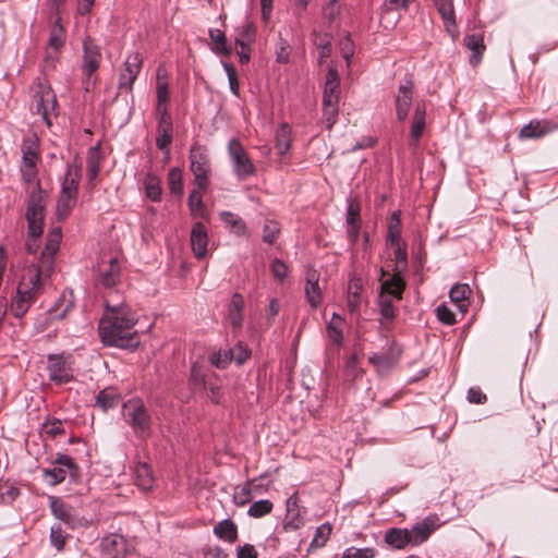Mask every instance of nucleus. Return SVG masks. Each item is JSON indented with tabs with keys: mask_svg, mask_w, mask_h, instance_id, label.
<instances>
[{
	"mask_svg": "<svg viewBox=\"0 0 558 558\" xmlns=\"http://www.w3.org/2000/svg\"><path fill=\"white\" fill-rule=\"evenodd\" d=\"M104 305L105 314L98 326L102 343L121 349L137 347L140 338L134 330L136 314L124 302L113 304L107 299Z\"/></svg>",
	"mask_w": 558,
	"mask_h": 558,
	"instance_id": "obj_1",
	"label": "nucleus"
},
{
	"mask_svg": "<svg viewBox=\"0 0 558 558\" xmlns=\"http://www.w3.org/2000/svg\"><path fill=\"white\" fill-rule=\"evenodd\" d=\"M54 465L64 468L72 477L77 476L78 468L74 460L68 454H59L54 460Z\"/></svg>",
	"mask_w": 558,
	"mask_h": 558,
	"instance_id": "obj_54",
	"label": "nucleus"
},
{
	"mask_svg": "<svg viewBox=\"0 0 558 558\" xmlns=\"http://www.w3.org/2000/svg\"><path fill=\"white\" fill-rule=\"evenodd\" d=\"M156 94H157V111L161 116L163 109H167L166 104L169 100V90H168V83L166 81H161V78H160V72H158Z\"/></svg>",
	"mask_w": 558,
	"mask_h": 558,
	"instance_id": "obj_45",
	"label": "nucleus"
},
{
	"mask_svg": "<svg viewBox=\"0 0 558 558\" xmlns=\"http://www.w3.org/2000/svg\"><path fill=\"white\" fill-rule=\"evenodd\" d=\"M122 413L125 422L131 425L136 437L147 439L150 436L151 417L142 400H129L123 404Z\"/></svg>",
	"mask_w": 558,
	"mask_h": 558,
	"instance_id": "obj_4",
	"label": "nucleus"
},
{
	"mask_svg": "<svg viewBox=\"0 0 558 558\" xmlns=\"http://www.w3.org/2000/svg\"><path fill=\"white\" fill-rule=\"evenodd\" d=\"M465 46L472 51L470 63L477 65L485 50L484 37L481 34L466 35L464 38Z\"/></svg>",
	"mask_w": 558,
	"mask_h": 558,
	"instance_id": "obj_29",
	"label": "nucleus"
},
{
	"mask_svg": "<svg viewBox=\"0 0 558 558\" xmlns=\"http://www.w3.org/2000/svg\"><path fill=\"white\" fill-rule=\"evenodd\" d=\"M256 27L253 23H245L239 32L235 44L240 48L246 49L254 41Z\"/></svg>",
	"mask_w": 558,
	"mask_h": 558,
	"instance_id": "obj_41",
	"label": "nucleus"
},
{
	"mask_svg": "<svg viewBox=\"0 0 558 558\" xmlns=\"http://www.w3.org/2000/svg\"><path fill=\"white\" fill-rule=\"evenodd\" d=\"M230 363L234 361L236 364H243L250 356V350L242 342H238L234 347L226 350Z\"/></svg>",
	"mask_w": 558,
	"mask_h": 558,
	"instance_id": "obj_46",
	"label": "nucleus"
},
{
	"mask_svg": "<svg viewBox=\"0 0 558 558\" xmlns=\"http://www.w3.org/2000/svg\"><path fill=\"white\" fill-rule=\"evenodd\" d=\"M41 291L40 274L25 271L22 277L16 295L11 301L10 311L16 318H22Z\"/></svg>",
	"mask_w": 558,
	"mask_h": 558,
	"instance_id": "obj_3",
	"label": "nucleus"
},
{
	"mask_svg": "<svg viewBox=\"0 0 558 558\" xmlns=\"http://www.w3.org/2000/svg\"><path fill=\"white\" fill-rule=\"evenodd\" d=\"M404 287L405 283L403 279L399 275H393L381 283L380 294L388 295L396 300H401Z\"/></svg>",
	"mask_w": 558,
	"mask_h": 558,
	"instance_id": "obj_28",
	"label": "nucleus"
},
{
	"mask_svg": "<svg viewBox=\"0 0 558 558\" xmlns=\"http://www.w3.org/2000/svg\"><path fill=\"white\" fill-rule=\"evenodd\" d=\"M81 169L76 165H68L61 192L77 196Z\"/></svg>",
	"mask_w": 558,
	"mask_h": 558,
	"instance_id": "obj_30",
	"label": "nucleus"
},
{
	"mask_svg": "<svg viewBox=\"0 0 558 558\" xmlns=\"http://www.w3.org/2000/svg\"><path fill=\"white\" fill-rule=\"evenodd\" d=\"M228 151L233 165V173L238 180H245L255 174L256 168L239 140L231 138L229 141Z\"/></svg>",
	"mask_w": 558,
	"mask_h": 558,
	"instance_id": "obj_6",
	"label": "nucleus"
},
{
	"mask_svg": "<svg viewBox=\"0 0 558 558\" xmlns=\"http://www.w3.org/2000/svg\"><path fill=\"white\" fill-rule=\"evenodd\" d=\"M385 542L397 549H402L411 544L409 530L398 527L389 529L385 534Z\"/></svg>",
	"mask_w": 558,
	"mask_h": 558,
	"instance_id": "obj_31",
	"label": "nucleus"
},
{
	"mask_svg": "<svg viewBox=\"0 0 558 558\" xmlns=\"http://www.w3.org/2000/svg\"><path fill=\"white\" fill-rule=\"evenodd\" d=\"M400 236H401L400 213L393 211L390 217L389 225H388L387 241L391 244H399Z\"/></svg>",
	"mask_w": 558,
	"mask_h": 558,
	"instance_id": "obj_38",
	"label": "nucleus"
},
{
	"mask_svg": "<svg viewBox=\"0 0 558 558\" xmlns=\"http://www.w3.org/2000/svg\"><path fill=\"white\" fill-rule=\"evenodd\" d=\"M121 267L117 257H111L108 262L102 260L99 265L100 281L104 287L112 288L120 280Z\"/></svg>",
	"mask_w": 558,
	"mask_h": 558,
	"instance_id": "obj_16",
	"label": "nucleus"
},
{
	"mask_svg": "<svg viewBox=\"0 0 558 558\" xmlns=\"http://www.w3.org/2000/svg\"><path fill=\"white\" fill-rule=\"evenodd\" d=\"M56 107L57 99L51 86L45 78H38L33 85V108L48 126L51 125Z\"/></svg>",
	"mask_w": 558,
	"mask_h": 558,
	"instance_id": "obj_5",
	"label": "nucleus"
},
{
	"mask_svg": "<svg viewBox=\"0 0 558 558\" xmlns=\"http://www.w3.org/2000/svg\"><path fill=\"white\" fill-rule=\"evenodd\" d=\"M142 63L143 58L138 52L131 53L126 57L119 77L118 87L120 90L126 93L132 92L133 84L141 72Z\"/></svg>",
	"mask_w": 558,
	"mask_h": 558,
	"instance_id": "obj_10",
	"label": "nucleus"
},
{
	"mask_svg": "<svg viewBox=\"0 0 558 558\" xmlns=\"http://www.w3.org/2000/svg\"><path fill=\"white\" fill-rule=\"evenodd\" d=\"M251 486H255V480L247 481L243 486H238L233 494V501L236 506H244L253 498Z\"/></svg>",
	"mask_w": 558,
	"mask_h": 558,
	"instance_id": "obj_40",
	"label": "nucleus"
},
{
	"mask_svg": "<svg viewBox=\"0 0 558 558\" xmlns=\"http://www.w3.org/2000/svg\"><path fill=\"white\" fill-rule=\"evenodd\" d=\"M64 38L63 27L57 22L50 32L48 45L50 48L59 50L64 44Z\"/></svg>",
	"mask_w": 558,
	"mask_h": 558,
	"instance_id": "obj_53",
	"label": "nucleus"
},
{
	"mask_svg": "<svg viewBox=\"0 0 558 558\" xmlns=\"http://www.w3.org/2000/svg\"><path fill=\"white\" fill-rule=\"evenodd\" d=\"M101 547L111 558H123L128 551V541L120 534H110L102 538Z\"/></svg>",
	"mask_w": 558,
	"mask_h": 558,
	"instance_id": "obj_18",
	"label": "nucleus"
},
{
	"mask_svg": "<svg viewBox=\"0 0 558 558\" xmlns=\"http://www.w3.org/2000/svg\"><path fill=\"white\" fill-rule=\"evenodd\" d=\"M53 270V255H47L46 252L41 253L38 267H29L26 271H37L40 274V281L43 277L48 278Z\"/></svg>",
	"mask_w": 558,
	"mask_h": 558,
	"instance_id": "obj_43",
	"label": "nucleus"
},
{
	"mask_svg": "<svg viewBox=\"0 0 558 558\" xmlns=\"http://www.w3.org/2000/svg\"><path fill=\"white\" fill-rule=\"evenodd\" d=\"M134 483L135 485L146 492L154 485V475L150 466L145 462L136 463L134 468Z\"/></svg>",
	"mask_w": 558,
	"mask_h": 558,
	"instance_id": "obj_26",
	"label": "nucleus"
},
{
	"mask_svg": "<svg viewBox=\"0 0 558 558\" xmlns=\"http://www.w3.org/2000/svg\"><path fill=\"white\" fill-rule=\"evenodd\" d=\"M277 150L280 155H284L290 149V129L282 125L277 132Z\"/></svg>",
	"mask_w": 558,
	"mask_h": 558,
	"instance_id": "obj_50",
	"label": "nucleus"
},
{
	"mask_svg": "<svg viewBox=\"0 0 558 558\" xmlns=\"http://www.w3.org/2000/svg\"><path fill=\"white\" fill-rule=\"evenodd\" d=\"M66 535L60 525H52L50 530V543L58 550H62L65 544Z\"/></svg>",
	"mask_w": 558,
	"mask_h": 558,
	"instance_id": "obj_55",
	"label": "nucleus"
},
{
	"mask_svg": "<svg viewBox=\"0 0 558 558\" xmlns=\"http://www.w3.org/2000/svg\"><path fill=\"white\" fill-rule=\"evenodd\" d=\"M144 187L146 196L153 202L161 199L162 190L160 179L151 172H148L144 179Z\"/></svg>",
	"mask_w": 558,
	"mask_h": 558,
	"instance_id": "obj_36",
	"label": "nucleus"
},
{
	"mask_svg": "<svg viewBox=\"0 0 558 558\" xmlns=\"http://www.w3.org/2000/svg\"><path fill=\"white\" fill-rule=\"evenodd\" d=\"M191 170L195 177V184L199 190H206L209 184V159L202 146L194 145L190 153Z\"/></svg>",
	"mask_w": 558,
	"mask_h": 558,
	"instance_id": "obj_7",
	"label": "nucleus"
},
{
	"mask_svg": "<svg viewBox=\"0 0 558 558\" xmlns=\"http://www.w3.org/2000/svg\"><path fill=\"white\" fill-rule=\"evenodd\" d=\"M189 207H190L191 214L194 217H204L205 206L203 204L202 196L195 190L192 191L189 195Z\"/></svg>",
	"mask_w": 558,
	"mask_h": 558,
	"instance_id": "obj_52",
	"label": "nucleus"
},
{
	"mask_svg": "<svg viewBox=\"0 0 558 558\" xmlns=\"http://www.w3.org/2000/svg\"><path fill=\"white\" fill-rule=\"evenodd\" d=\"M305 295L307 302L313 308H316L322 304L323 294L319 288V275L316 270L310 269L306 272Z\"/></svg>",
	"mask_w": 558,
	"mask_h": 558,
	"instance_id": "obj_21",
	"label": "nucleus"
},
{
	"mask_svg": "<svg viewBox=\"0 0 558 558\" xmlns=\"http://www.w3.org/2000/svg\"><path fill=\"white\" fill-rule=\"evenodd\" d=\"M60 239H61V232L60 231H53L48 241H47V244H46V247L43 252H46L47 255H53L57 253V251L59 250V243H60Z\"/></svg>",
	"mask_w": 558,
	"mask_h": 558,
	"instance_id": "obj_63",
	"label": "nucleus"
},
{
	"mask_svg": "<svg viewBox=\"0 0 558 558\" xmlns=\"http://www.w3.org/2000/svg\"><path fill=\"white\" fill-rule=\"evenodd\" d=\"M280 226L277 221L275 220H267L265 223H264V227H263V240L264 242H266L267 244H274L279 234H280Z\"/></svg>",
	"mask_w": 558,
	"mask_h": 558,
	"instance_id": "obj_47",
	"label": "nucleus"
},
{
	"mask_svg": "<svg viewBox=\"0 0 558 558\" xmlns=\"http://www.w3.org/2000/svg\"><path fill=\"white\" fill-rule=\"evenodd\" d=\"M272 510V502L268 499H262L258 501H255L248 508V515L253 518H262L268 513H270Z\"/></svg>",
	"mask_w": 558,
	"mask_h": 558,
	"instance_id": "obj_48",
	"label": "nucleus"
},
{
	"mask_svg": "<svg viewBox=\"0 0 558 558\" xmlns=\"http://www.w3.org/2000/svg\"><path fill=\"white\" fill-rule=\"evenodd\" d=\"M315 44L317 45L318 48L319 63H322L325 59H327L330 56V40L327 37V35H325L323 37H318Z\"/></svg>",
	"mask_w": 558,
	"mask_h": 558,
	"instance_id": "obj_62",
	"label": "nucleus"
},
{
	"mask_svg": "<svg viewBox=\"0 0 558 558\" xmlns=\"http://www.w3.org/2000/svg\"><path fill=\"white\" fill-rule=\"evenodd\" d=\"M323 120L327 129H331L337 121L338 104L323 105Z\"/></svg>",
	"mask_w": 558,
	"mask_h": 558,
	"instance_id": "obj_58",
	"label": "nucleus"
},
{
	"mask_svg": "<svg viewBox=\"0 0 558 558\" xmlns=\"http://www.w3.org/2000/svg\"><path fill=\"white\" fill-rule=\"evenodd\" d=\"M120 403V395L113 388L101 390L96 397V404L104 411H108Z\"/></svg>",
	"mask_w": 558,
	"mask_h": 558,
	"instance_id": "obj_35",
	"label": "nucleus"
},
{
	"mask_svg": "<svg viewBox=\"0 0 558 558\" xmlns=\"http://www.w3.org/2000/svg\"><path fill=\"white\" fill-rule=\"evenodd\" d=\"M83 74L85 76L86 89L89 88L92 83V76L98 70L101 62V50L100 47L90 38H86L83 43Z\"/></svg>",
	"mask_w": 558,
	"mask_h": 558,
	"instance_id": "obj_9",
	"label": "nucleus"
},
{
	"mask_svg": "<svg viewBox=\"0 0 558 558\" xmlns=\"http://www.w3.org/2000/svg\"><path fill=\"white\" fill-rule=\"evenodd\" d=\"M342 325H343V318L338 315L337 313L332 314L331 320L327 325V333L329 340L332 342V344L340 347L343 341V333H342Z\"/></svg>",
	"mask_w": 558,
	"mask_h": 558,
	"instance_id": "obj_34",
	"label": "nucleus"
},
{
	"mask_svg": "<svg viewBox=\"0 0 558 558\" xmlns=\"http://www.w3.org/2000/svg\"><path fill=\"white\" fill-rule=\"evenodd\" d=\"M68 473L64 468L53 465L43 470V478L48 485L56 486L65 480Z\"/></svg>",
	"mask_w": 558,
	"mask_h": 558,
	"instance_id": "obj_39",
	"label": "nucleus"
},
{
	"mask_svg": "<svg viewBox=\"0 0 558 558\" xmlns=\"http://www.w3.org/2000/svg\"><path fill=\"white\" fill-rule=\"evenodd\" d=\"M287 506V514L284 529L286 530H298L304 524L303 514L305 511L299 505L298 494L291 495L286 502Z\"/></svg>",
	"mask_w": 558,
	"mask_h": 558,
	"instance_id": "obj_13",
	"label": "nucleus"
},
{
	"mask_svg": "<svg viewBox=\"0 0 558 558\" xmlns=\"http://www.w3.org/2000/svg\"><path fill=\"white\" fill-rule=\"evenodd\" d=\"M48 376L56 385H63L73 380L71 359L61 354L48 356Z\"/></svg>",
	"mask_w": 558,
	"mask_h": 558,
	"instance_id": "obj_8",
	"label": "nucleus"
},
{
	"mask_svg": "<svg viewBox=\"0 0 558 558\" xmlns=\"http://www.w3.org/2000/svg\"><path fill=\"white\" fill-rule=\"evenodd\" d=\"M435 8L441 16L447 32L452 38L458 35L457 21L452 0H433Z\"/></svg>",
	"mask_w": 558,
	"mask_h": 558,
	"instance_id": "obj_17",
	"label": "nucleus"
},
{
	"mask_svg": "<svg viewBox=\"0 0 558 558\" xmlns=\"http://www.w3.org/2000/svg\"><path fill=\"white\" fill-rule=\"evenodd\" d=\"M425 117H426V105L424 101H418L415 104V110L413 116V122L410 132V142L409 145L411 147H416L421 136L423 135L425 129Z\"/></svg>",
	"mask_w": 558,
	"mask_h": 558,
	"instance_id": "obj_20",
	"label": "nucleus"
},
{
	"mask_svg": "<svg viewBox=\"0 0 558 558\" xmlns=\"http://www.w3.org/2000/svg\"><path fill=\"white\" fill-rule=\"evenodd\" d=\"M557 128V123L549 120H532L521 129L519 137L521 140H538L554 132Z\"/></svg>",
	"mask_w": 558,
	"mask_h": 558,
	"instance_id": "obj_12",
	"label": "nucleus"
},
{
	"mask_svg": "<svg viewBox=\"0 0 558 558\" xmlns=\"http://www.w3.org/2000/svg\"><path fill=\"white\" fill-rule=\"evenodd\" d=\"M331 534V525L324 523L316 529L315 536L311 543V547H323L329 539Z\"/></svg>",
	"mask_w": 558,
	"mask_h": 558,
	"instance_id": "obj_51",
	"label": "nucleus"
},
{
	"mask_svg": "<svg viewBox=\"0 0 558 558\" xmlns=\"http://www.w3.org/2000/svg\"><path fill=\"white\" fill-rule=\"evenodd\" d=\"M44 428H45L46 434L54 437V436L63 433V423L58 418L48 420L44 424Z\"/></svg>",
	"mask_w": 558,
	"mask_h": 558,
	"instance_id": "obj_64",
	"label": "nucleus"
},
{
	"mask_svg": "<svg viewBox=\"0 0 558 558\" xmlns=\"http://www.w3.org/2000/svg\"><path fill=\"white\" fill-rule=\"evenodd\" d=\"M101 154L99 145L92 147L88 151L86 161V177L90 186L95 185L96 179L100 171Z\"/></svg>",
	"mask_w": 558,
	"mask_h": 558,
	"instance_id": "obj_25",
	"label": "nucleus"
},
{
	"mask_svg": "<svg viewBox=\"0 0 558 558\" xmlns=\"http://www.w3.org/2000/svg\"><path fill=\"white\" fill-rule=\"evenodd\" d=\"M243 307H244L243 296L240 293H234L231 298L229 310H228V318L230 320L231 326L234 329H238L242 326Z\"/></svg>",
	"mask_w": 558,
	"mask_h": 558,
	"instance_id": "obj_27",
	"label": "nucleus"
},
{
	"mask_svg": "<svg viewBox=\"0 0 558 558\" xmlns=\"http://www.w3.org/2000/svg\"><path fill=\"white\" fill-rule=\"evenodd\" d=\"M209 36L211 40L216 44V48L214 49V51L219 53H229V50L227 49L226 46V35L222 31L210 29Z\"/></svg>",
	"mask_w": 558,
	"mask_h": 558,
	"instance_id": "obj_59",
	"label": "nucleus"
},
{
	"mask_svg": "<svg viewBox=\"0 0 558 558\" xmlns=\"http://www.w3.org/2000/svg\"><path fill=\"white\" fill-rule=\"evenodd\" d=\"M375 550L371 547L355 548L349 547L343 551L342 558H374Z\"/></svg>",
	"mask_w": 558,
	"mask_h": 558,
	"instance_id": "obj_56",
	"label": "nucleus"
},
{
	"mask_svg": "<svg viewBox=\"0 0 558 558\" xmlns=\"http://www.w3.org/2000/svg\"><path fill=\"white\" fill-rule=\"evenodd\" d=\"M363 283L359 277H351L348 284L347 291V306L351 314L359 311L362 301Z\"/></svg>",
	"mask_w": 558,
	"mask_h": 558,
	"instance_id": "obj_24",
	"label": "nucleus"
},
{
	"mask_svg": "<svg viewBox=\"0 0 558 558\" xmlns=\"http://www.w3.org/2000/svg\"><path fill=\"white\" fill-rule=\"evenodd\" d=\"M413 98V84L408 81L401 84L396 97V113L399 121H404L408 118L410 107Z\"/></svg>",
	"mask_w": 558,
	"mask_h": 558,
	"instance_id": "obj_15",
	"label": "nucleus"
},
{
	"mask_svg": "<svg viewBox=\"0 0 558 558\" xmlns=\"http://www.w3.org/2000/svg\"><path fill=\"white\" fill-rule=\"evenodd\" d=\"M21 173L23 181L27 184L26 189V213L27 230L32 236L43 234L45 221V192L40 183L36 180V165H22Z\"/></svg>",
	"mask_w": 558,
	"mask_h": 558,
	"instance_id": "obj_2",
	"label": "nucleus"
},
{
	"mask_svg": "<svg viewBox=\"0 0 558 558\" xmlns=\"http://www.w3.org/2000/svg\"><path fill=\"white\" fill-rule=\"evenodd\" d=\"M22 151V165H36L38 153L34 143L24 144Z\"/></svg>",
	"mask_w": 558,
	"mask_h": 558,
	"instance_id": "obj_57",
	"label": "nucleus"
},
{
	"mask_svg": "<svg viewBox=\"0 0 558 558\" xmlns=\"http://www.w3.org/2000/svg\"><path fill=\"white\" fill-rule=\"evenodd\" d=\"M471 293V289L468 284L457 283L454 284L449 292V296L452 302L458 304L460 308L465 306L464 302H466L469 295Z\"/></svg>",
	"mask_w": 558,
	"mask_h": 558,
	"instance_id": "obj_42",
	"label": "nucleus"
},
{
	"mask_svg": "<svg viewBox=\"0 0 558 558\" xmlns=\"http://www.w3.org/2000/svg\"><path fill=\"white\" fill-rule=\"evenodd\" d=\"M340 95V77L333 68H329L323 93V105L338 104Z\"/></svg>",
	"mask_w": 558,
	"mask_h": 558,
	"instance_id": "obj_19",
	"label": "nucleus"
},
{
	"mask_svg": "<svg viewBox=\"0 0 558 558\" xmlns=\"http://www.w3.org/2000/svg\"><path fill=\"white\" fill-rule=\"evenodd\" d=\"M214 534L226 542L234 543L238 538V527L230 519H225L214 526Z\"/></svg>",
	"mask_w": 558,
	"mask_h": 558,
	"instance_id": "obj_32",
	"label": "nucleus"
},
{
	"mask_svg": "<svg viewBox=\"0 0 558 558\" xmlns=\"http://www.w3.org/2000/svg\"><path fill=\"white\" fill-rule=\"evenodd\" d=\"M270 270L274 278L280 282H282L288 276V266L279 258H275L271 262Z\"/></svg>",
	"mask_w": 558,
	"mask_h": 558,
	"instance_id": "obj_61",
	"label": "nucleus"
},
{
	"mask_svg": "<svg viewBox=\"0 0 558 558\" xmlns=\"http://www.w3.org/2000/svg\"><path fill=\"white\" fill-rule=\"evenodd\" d=\"M222 65L227 73V76H228L230 90L234 96L238 97L240 95L239 94L240 87H239L236 71H235L234 66L229 63L223 62Z\"/></svg>",
	"mask_w": 558,
	"mask_h": 558,
	"instance_id": "obj_60",
	"label": "nucleus"
},
{
	"mask_svg": "<svg viewBox=\"0 0 558 558\" xmlns=\"http://www.w3.org/2000/svg\"><path fill=\"white\" fill-rule=\"evenodd\" d=\"M379 312L383 320L391 323L396 317L393 299L388 295H379Z\"/></svg>",
	"mask_w": 558,
	"mask_h": 558,
	"instance_id": "obj_44",
	"label": "nucleus"
},
{
	"mask_svg": "<svg viewBox=\"0 0 558 558\" xmlns=\"http://www.w3.org/2000/svg\"><path fill=\"white\" fill-rule=\"evenodd\" d=\"M168 185L172 194H181L183 191L182 171L180 168H171L168 173Z\"/></svg>",
	"mask_w": 558,
	"mask_h": 558,
	"instance_id": "obj_49",
	"label": "nucleus"
},
{
	"mask_svg": "<svg viewBox=\"0 0 558 558\" xmlns=\"http://www.w3.org/2000/svg\"><path fill=\"white\" fill-rule=\"evenodd\" d=\"M77 196L64 192L60 193L57 204L58 219H64L69 216L76 204Z\"/></svg>",
	"mask_w": 558,
	"mask_h": 558,
	"instance_id": "obj_37",
	"label": "nucleus"
},
{
	"mask_svg": "<svg viewBox=\"0 0 558 558\" xmlns=\"http://www.w3.org/2000/svg\"><path fill=\"white\" fill-rule=\"evenodd\" d=\"M436 517H427L423 521L416 523L409 530L412 545H420L424 543L435 530Z\"/></svg>",
	"mask_w": 558,
	"mask_h": 558,
	"instance_id": "obj_23",
	"label": "nucleus"
},
{
	"mask_svg": "<svg viewBox=\"0 0 558 558\" xmlns=\"http://www.w3.org/2000/svg\"><path fill=\"white\" fill-rule=\"evenodd\" d=\"M191 247L196 258L202 259L207 254L208 233L202 222H195L191 230Z\"/></svg>",
	"mask_w": 558,
	"mask_h": 558,
	"instance_id": "obj_14",
	"label": "nucleus"
},
{
	"mask_svg": "<svg viewBox=\"0 0 558 558\" xmlns=\"http://www.w3.org/2000/svg\"><path fill=\"white\" fill-rule=\"evenodd\" d=\"M49 507L53 517L63 522L68 527L73 530L82 525V520L75 510L61 498L49 496Z\"/></svg>",
	"mask_w": 558,
	"mask_h": 558,
	"instance_id": "obj_11",
	"label": "nucleus"
},
{
	"mask_svg": "<svg viewBox=\"0 0 558 558\" xmlns=\"http://www.w3.org/2000/svg\"><path fill=\"white\" fill-rule=\"evenodd\" d=\"M156 146L160 150L168 149L172 142V120L168 114L167 109H163L162 114L159 118L157 128Z\"/></svg>",
	"mask_w": 558,
	"mask_h": 558,
	"instance_id": "obj_22",
	"label": "nucleus"
},
{
	"mask_svg": "<svg viewBox=\"0 0 558 558\" xmlns=\"http://www.w3.org/2000/svg\"><path fill=\"white\" fill-rule=\"evenodd\" d=\"M220 219L235 235L244 236L247 234L246 223L238 215L230 211H222L220 213Z\"/></svg>",
	"mask_w": 558,
	"mask_h": 558,
	"instance_id": "obj_33",
	"label": "nucleus"
}]
</instances>
